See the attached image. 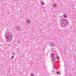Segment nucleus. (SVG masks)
Returning a JSON list of instances; mask_svg holds the SVG:
<instances>
[{
  "label": "nucleus",
  "mask_w": 76,
  "mask_h": 76,
  "mask_svg": "<svg viewBox=\"0 0 76 76\" xmlns=\"http://www.w3.org/2000/svg\"><path fill=\"white\" fill-rule=\"evenodd\" d=\"M5 37L6 39V42H9L12 41V34L10 32L7 33L5 34Z\"/></svg>",
  "instance_id": "nucleus-1"
},
{
  "label": "nucleus",
  "mask_w": 76,
  "mask_h": 76,
  "mask_svg": "<svg viewBox=\"0 0 76 76\" xmlns=\"http://www.w3.org/2000/svg\"><path fill=\"white\" fill-rule=\"evenodd\" d=\"M61 21L62 23L60 24V25L61 27H66V25L67 24V20L63 19H61Z\"/></svg>",
  "instance_id": "nucleus-2"
},
{
  "label": "nucleus",
  "mask_w": 76,
  "mask_h": 76,
  "mask_svg": "<svg viewBox=\"0 0 76 76\" xmlns=\"http://www.w3.org/2000/svg\"><path fill=\"white\" fill-rule=\"evenodd\" d=\"M54 55H55V54L54 53L52 54V57H53L52 61L53 63H55L56 62V61H55V58H54Z\"/></svg>",
  "instance_id": "nucleus-3"
},
{
  "label": "nucleus",
  "mask_w": 76,
  "mask_h": 76,
  "mask_svg": "<svg viewBox=\"0 0 76 76\" xmlns=\"http://www.w3.org/2000/svg\"><path fill=\"white\" fill-rule=\"evenodd\" d=\"M50 45L51 47H53L54 46V43L53 42L51 43L50 44Z\"/></svg>",
  "instance_id": "nucleus-4"
},
{
  "label": "nucleus",
  "mask_w": 76,
  "mask_h": 76,
  "mask_svg": "<svg viewBox=\"0 0 76 76\" xmlns=\"http://www.w3.org/2000/svg\"><path fill=\"white\" fill-rule=\"evenodd\" d=\"M27 23H28V24L31 23V21H30V20H28L27 21Z\"/></svg>",
  "instance_id": "nucleus-5"
},
{
  "label": "nucleus",
  "mask_w": 76,
  "mask_h": 76,
  "mask_svg": "<svg viewBox=\"0 0 76 76\" xmlns=\"http://www.w3.org/2000/svg\"><path fill=\"white\" fill-rule=\"evenodd\" d=\"M20 27H17V31H20Z\"/></svg>",
  "instance_id": "nucleus-6"
},
{
  "label": "nucleus",
  "mask_w": 76,
  "mask_h": 76,
  "mask_svg": "<svg viewBox=\"0 0 76 76\" xmlns=\"http://www.w3.org/2000/svg\"><path fill=\"white\" fill-rule=\"evenodd\" d=\"M41 4L42 5V6H44V2H41Z\"/></svg>",
  "instance_id": "nucleus-7"
},
{
  "label": "nucleus",
  "mask_w": 76,
  "mask_h": 76,
  "mask_svg": "<svg viewBox=\"0 0 76 76\" xmlns=\"http://www.w3.org/2000/svg\"><path fill=\"white\" fill-rule=\"evenodd\" d=\"M56 7H57V5H56V4H54L53 6V7L55 8Z\"/></svg>",
  "instance_id": "nucleus-8"
},
{
  "label": "nucleus",
  "mask_w": 76,
  "mask_h": 76,
  "mask_svg": "<svg viewBox=\"0 0 76 76\" xmlns=\"http://www.w3.org/2000/svg\"><path fill=\"white\" fill-rule=\"evenodd\" d=\"M64 18H65L67 17V15H64L63 16Z\"/></svg>",
  "instance_id": "nucleus-9"
},
{
  "label": "nucleus",
  "mask_w": 76,
  "mask_h": 76,
  "mask_svg": "<svg viewBox=\"0 0 76 76\" xmlns=\"http://www.w3.org/2000/svg\"><path fill=\"white\" fill-rule=\"evenodd\" d=\"M56 73L57 74H58V75H59V74L60 73V72L57 71V72H56Z\"/></svg>",
  "instance_id": "nucleus-10"
},
{
  "label": "nucleus",
  "mask_w": 76,
  "mask_h": 76,
  "mask_svg": "<svg viewBox=\"0 0 76 76\" xmlns=\"http://www.w3.org/2000/svg\"><path fill=\"white\" fill-rule=\"evenodd\" d=\"M13 58H14V56H12L11 57V59L12 60H13Z\"/></svg>",
  "instance_id": "nucleus-11"
},
{
  "label": "nucleus",
  "mask_w": 76,
  "mask_h": 76,
  "mask_svg": "<svg viewBox=\"0 0 76 76\" xmlns=\"http://www.w3.org/2000/svg\"><path fill=\"white\" fill-rule=\"evenodd\" d=\"M31 76H34V75L33 74H31Z\"/></svg>",
  "instance_id": "nucleus-12"
},
{
  "label": "nucleus",
  "mask_w": 76,
  "mask_h": 76,
  "mask_svg": "<svg viewBox=\"0 0 76 76\" xmlns=\"http://www.w3.org/2000/svg\"><path fill=\"white\" fill-rule=\"evenodd\" d=\"M56 58H57V60H58V57H57V56H56Z\"/></svg>",
  "instance_id": "nucleus-13"
},
{
  "label": "nucleus",
  "mask_w": 76,
  "mask_h": 76,
  "mask_svg": "<svg viewBox=\"0 0 76 76\" xmlns=\"http://www.w3.org/2000/svg\"><path fill=\"white\" fill-rule=\"evenodd\" d=\"M53 73H54V70H53L52 71Z\"/></svg>",
  "instance_id": "nucleus-14"
}]
</instances>
